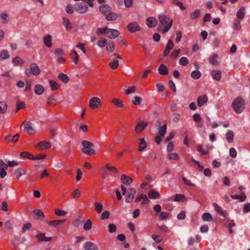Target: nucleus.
I'll return each mask as SVG.
<instances>
[{
	"label": "nucleus",
	"mask_w": 250,
	"mask_h": 250,
	"mask_svg": "<svg viewBox=\"0 0 250 250\" xmlns=\"http://www.w3.org/2000/svg\"><path fill=\"white\" fill-rule=\"evenodd\" d=\"M159 24L158 30L162 31L163 34L167 32L172 25V20L170 18L165 15L160 14L158 16Z\"/></svg>",
	"instance_id": "obj_1"
},
{
	"label": "nucleus",
	"mask_w": 250,
	"mask_h": 250,
	"mask_svg": "<svg viewBox=\"0 0 250 250\" xmlns=\"http://www.w3.org/2000/svg\"><path fill=\"white\" fill-rule=\"evenodd\" d=\"M245 101L241 97H236L232 102L231 107L234 112L237 114H240L243 112L245 109Z\"/></svg>",
	"instance_id": "obj_2"
},
{
	"label": "nucleus",
	"mask_w": 250,
	"mask_h": 250,
	"mask_svg": "<svg viewBox=\"0 0 250 250\" xmlns=\"http://www.w3.org/2000/svg\"><path fill=\"white\" fill-rule=\"evenodd\" d=\"M83 148L82 151L89 156L94 155L96 154L95 151L92 148L94 146L93 144L89 141L83 140L82 142Z\"/></svg>",
	"instance_id": "obj_3"
},
{
	"label": "nucleus",
	"mask_w": 250,
	"mask_h": 250,
	"mask_svg": "<svg viewBox=\"0 0 250 250\" xmlns=\"http://www.w3.org/2000/svg\"><path fill=\"white\" fill-rule=\"evenodd\" d=\"M73 9L80 14H84L87 11L88 6L83 2H79L74 5Z\"/></svg>",
	"instance_id": "obj_4"
},
{
	"label": "nucleus",
	"mask_w": 250,
	"mask_h": 250,
	"mask_svg": "<svg viewBox=\"0 0 250 250\" xmlns=\"http://www.w3.org/2000/svg\"><path fill=\"white\" fill-rule=\"evenodd\" d=\"M22 125L24 126V131L25 132L29 135H33L35 133V130L30 122L25 120L22 123Z\"/></svg>",
	"instance_id": "obj_5"
},
{
	"label": "nucleus",
	"mask_w": 250,
	"mask_h": 250,
	"mask_svg": "<svg viewBox=\"0 0 250 250\" xmlns=\"http://www.w3.org/2000/svg\"><path fill=\"white\" fill-rule=\"evenodd\" d=\"M101 104V101L100 98L97 97H93L90 99L89 102V107L93 109L99 108L100 104Z\"/></svg>",
	"instance_id": "obj_6"
},
{
	"label": "nucleus",
	"mask_w": 250,
	"mask_h": 250,
	"mask_svg": "<svg viewBox=\"0 0 250 250\" xmlns=\"http://www.w3.org/2000/svg\"><path fill=\"white\" fill-rule=\"evenodd\" d=\"M127 29L130 33H135L141 30V27L139 24L136 22H132L129 23L127 26Z\"/></svg>",
	"instance_id": "obj_7"
},
{
	"label": "nucleus",
	"mask_w": 250,
	"mask_h": 250,
	"mask_svg": "<svg viewBox=\"0 0 250 250\" xmlns=\"http://www.w3.org/2000/svg\"><path fill=\"white\" fill-rule=\"evenodd\" d=\"M8 166L6 165L4 161L0 159V177L1 178H3L7 175L6 170L7 169Z\"/></svg>",
	"instance_id": "obj_8"
},
{
	"label": "nucleus",
	"mask_w": 250,
	"mask_h": 250,
	"mask_svg": "<svg viewBox=\"0 0 250 250\" xmlns=\"http://www.w3.org/2000/svg\"><path fill=\"white\" fill-rule=\"evenodd\" d=\"M136 193V189L134 188H130L125 197V201L127 203H130L132 201L133 199L134 198L135 194Z\"/></svg>",
	"instance_id": "obj_9"
},
{
	"label": "nucleus",
	"mask_w": 250,
	"mask_h": 250,
	"mask_svg": "<svg viewBox=\"0 0 250 250\" xmlns=\"http://www.w3.org/2000/svg\"><path fill=\"white\" fill-rule=\"evenodd\" d=\"M51 144L50 142L45 141L40 142L37 146L36 147L40 150L47 149L50 148Z\"/></svg>",
	"instance_id": "obj_10"
},
{
	"label": "nucleus",
	"mask_w": 250,
	"mask_h": 250,
	"mask_svg": "<svg viewBox=\"0 0 250 250\" xmlns=\"http://www.w3.org/2000/svg\"><path fill=\"white\" fill-rule=\"evenodd\" d=\"M106 34L109 39H114L119 36V32L116 29H107Z\"/></svg>",
	"instance_id": "obj_11"
},
{
	"label": "nucleus",
	"mask_w": 250,
	"mask_h": 250,
	"mask_svg": "<svg viewBox=\"0 0 250 250\" xmlns=\"http://www.w3.org/2000/svg\"><path fill=\"white\" fill-rule=\"evenodd\" d=\"M158 23L157 20L154 17H149L146 20V24L149 28L155 27Z\"/></svg>",
	"instance_id": "obj_12"
},
{
	"label": "nucleus",
	"mask_w": 250,
	"mask_h": 250,
	"mask_svg": "<svg viewBox=\"0 0 250 250\" xmlns=\"http://www.w3.org/2000/svg\"><path fill=\"white\" fill-rule=\"evenodd\" d=\"M100 11L105 16L107 13L112 11V8L111 6L108 4H103L100 6Z\"/></svg>",
	"instance_id": "obj_13"
},
{
	"label": "nucleus",
	"mask_w": 250,
	"mask_h": 250,
	"mask_svg": "<svg viewBox=\"0 0 250 250\" xmlns=\"http://www.w3.org/2000/svg\"><path fill=\"white\" fill-rule=\"evenodd\" d=\"M174 46V44L173 41L171 40H169L168 41V43L165 48V49L164 51V56L166 57L169 53L170 50L173 48Z\"/></svg>",
	"instance_id": "obj_14"
},
{
	"label": "nucleus",
	"mask_w": 250,
	"mask_h": 250,
	"mask_svg": "<svg viewBox=\"0 0 250 250\" xmlns=\"http://www.w3.org/2000/svg\"><path fill=\"white\" fill-rule=\"evenodd\" d=\"M30 71L34 75H38L41 72V70L38 65L35 62H33L30 64Z\"/></svg>",
	"instance_id": "obj_15"
},
{
	"label": "nucleus",
	"mask_w": 250,
	"mask_h": 250,
	"mask_svg": "<svg viewBox=\"0 0 250 250\" xmlns=\"http://www.w3.org/2000/svg\"><path fill=\"white\" fill-rule=\"evenodd\" d=\"M121 181L123 184L129 186L132 182L133 179L130 177H127L125 174H122L121 177Z\"/></svg>",
	"instance_id": "obj_16"
},
{
	"label": "nucleus",
	"mask_w": 250,
	"mask_h": 250,
	"mask_svg": "<svg viewBox=\"0 0 250 250\" xmlns=\"http://www.w3.org/2000/svg\"><path fill=\"white\" fill-rule=\"evenodd\" d=\"M156 125H157L159 126V132H158L159 135L161 137H164L166 134V131H167L166 125L165 124L161 126V123L160 122H157L156 123Z\"/></svg>",
	"instance_id": "obj_17"
},
{
	"label": "nucleus",
	"mask_w": 250,
	"mask_h": 250,
	"mask_svg": "<svg viewBox=\"0 0 250 250\" xmlns=\"http://www.w3.org/2000/svg\"><path fill=\"white\" fill-rule=\"evenodd\" d=\"M43 41L44 45L48 48H50L52 46V37L50 35H47L43 37Z\"/></svg>",
	"instance_id": "obj_18"
},
{
	"label": "nucleus",
	"mask_w": 250,
	"mask_h": 250,
	"mask_svg": "<svg viewBox=\"0 0 250 250\" xmlns=\"http://www.w3.org/2000/svg\"><path fill=\"white\" fill-rule=\"evenodd\" d=\"M147 123L143 121L139 122L137 125L135 130L137 133H140L147 126Z\"/></svg>",
	"instance_id": "obj_19"
},
{
	"label": "nucleus",
	"mask_w": 250,
	"mask_h": 250,
	"mask_svg": "<svg viewBox=\"0 0 250 250\" xmlns=\"http://www.w3.org/2000/svg\"><path fill=\"white\" fill-rule=\"evenodd\" d=\"M85 250H98V246L91 242H86L84 245Z\"/></svg>",
	"instance_id": "obj_20"
},
{
	"label": "nucleus",
	"mask_w": 250,
	"mask_h": 250,
	"mask_svg": "<svg viewBox=\"0 0 250 250\" xmlns=\"http://www.w3.org/2000/svg\"><path fill=\"white\" fill-rule=\"evenodd\" d=\"M213 208L215 211L219 214L220 215L223 216V217H225L227 215V212L226 211L224 210L222 208L219 206L217 204L214 203L213 204Z\"/></svg>",
	"instance_id": "obj_21"
},
{
	"label": "nucleus",
	"mask_w": 250,
	"mask_h": 250,
	"mask_svg": "<svg viewBox=\"0 0 250 250\" xmlns=\"http://www.w3.org/2000/svg\"><path fill=\"white\" fill-rule=\"evenodd\" d=\"M35 237L37 239L38 241L40 242L45 241L48 242L52 240L51 237H46L45 236V233H40L37 235Z\"/></svg>",
	"instance_id": "obj_22"
},
{
	"label": "nucleus",
	"mask_w": 250,
	"mask_h": 250,
	"mask_svg": "<svg viewBox=\"0 0 250 250\" xmlns=\"http://www.w3.org/2000/svg\"><path fill=\"white\" fill-rule=\"evenodd\" d=\"M208 101V98L206 95H204L198 97L197 99V105L201 106L206 104Z\"/></svg>",
	"instance_id": "obj_23"
},
{
	"label": "nucleus",
	"mask_w": 250,
	"mask_h": 250,
	"mask_svg": "<svg viewBox=\"0 0 250 250\" xmlns=\"http://www.w3.org/2000/svg\"><path fill=\"white\" fill-rule=\"evenodd\" d=\"M158 71L160 75H167L168 73L167 66L164 64H161L158 68Z\"/></svg>",
	"instance_id": "obj_24"
},
{
	"label": "nucleus",
	"mask_w": 250,
	"mask_h": 250,
	"mask_svg": "<svg viewBox=\"0 0 250 250\" xmlns=\"http://www.w3.org/2000/svg\"><path fill=\"white\" fill-rule=\"evenodd\" d=\"M26 174V171L24 169L21 167L18 168L14 172V175L17 179H19L22 175H25Z\"/></svg>",
	"instance_id": "obj_25"
},
{
	"label": "nucleus",
	"mask_w": 250,
	"mask_h": 250,
	"mask_svg": "<svg viewBox=\"0 0 250 250\" xmlns=\"http://www.w3.org/2000/svg\"><path fill=\"white\" fill-rule=\"evenodd\" d=\"M13 64L14 66H22L24 63V62L20 57L16 56L12 60Z\"/></svg>",
	"instance_id": "obj_26"
},
{
	"label": "nucleus",
	"mask_w": 250,
	"mask_h": 250,
	"mask_svg": "<svg viewBox=\"0 0 250 250\" xmlns=\"http://www.w3.org/2000/svg\"><path fill=\"white\" fill-rule=\"evenodd\" d=\"M245 14L246 13L245 7L243 6L241 7L236 13L237 19L242 20L244 18Z\"/></svg>",
	"instance_id": "obj_27"
},
{
	"label": "nucleus",
	"mask_w": 250,
	"mask_h": 250,
	"mask_svg": "<svg viewBox=\"0 0 250 250\" xmlns=\"http://www.w3.org/2000/svg\"><path fill=\"white\" fill-rule=\"evenodd\" d=\"M10 57L9 52L7 50H2L0 52V60L3 61L8 59Z\"/></svg>",
	"instance_id": "obj_28"
},
{
	"label": "nucleus",
	"mask_w": 250,
	"mask_h": 250,
	"mask_svg": "<svg viewBox=\"0 0 250 250\" xmlns=\"http://www.w3.org/2000/svg\"><path fill=\"white\" fill-rule=\"evenodd\" d=\"M212 78L216 81H219L221 78V71L214 70L211 72Z\"/></svg>",
	"instance_id": "obj_29"
},
{
	"label": "nucleus",
	"mask_w": 250,
	"mask_h": 250,
	"mask_svg": "<svg viewBox=\"0 0 250 250\" xmlns=\"http://www.w3.org/2000/svg\"><path fill=\"white\" fill-rule=\"evenodd\" d=\"M19 137V134H16L14 136H12L10 135H7L5 137V140L8 142H16L18 140V137Z\"/></svg>",
	"instance_id": "obj_30"
},
{
	"label": "nucleus",
	"mask_w": 250,
	"mask_h": 250,
	"mask_svg": "<svg viewBox=\"0 0 250 250\" xmlns=\"http://www.w3.org/2000/svg\"><path fill=\"white\" fill-rule=\"evenodd\" d=\"M148 196L151 199H157L159 198L160 195L157 191L151 189L148 192Z\"/></svg>",
	"instance_id": "obj_31"
},
{
	"label": "nucleus",
	"mask_w": 250,
	"mask_h": 250,
	"mask_svg": "<svg viewBox=\"0 0 250 250\" xmlns=\"http://www.w3.org/2000/svg\"><path fill=\"white\" fill-rule=\"evenodd\" d=\"M34 91L36 94L41 95L44 92V88L41 84H36L35 86Z\"/></svg>",
	"instance_id": "obj_32"
},
{
	"label": "nucleus",
	"mask_w": 250,
	"mask_h": 250,
	"mask_svg": "<svg viewBox=\"0 0 250 250\" xmlns=\"http://www.w3.org/2000/svg\"><path fill=\"white\" fill-rule=\"evenodd\" d=\"M118 16L116 14L113 13L112 11L107 13L105 16V18L107 21H111L117 19Z\"/></svg>",
	"instance_id": "obj_33"
},
{
	"label": "nucleus",
	"mask_w": 250,
	"mask_h": 250,
	"mask_svg": "<svg viewBox=\"0 0 250 250\" xmlns=\"http://www.w3.org/2000/svg\"><path fill=\"white\" fill-rule=\"evenodd\" d=\"M147 146L146 144L144 138L139 139V151H143Z\"/></svg>",
	"instance_id": "obj_34"
},
{
	"label": "nucleus",
	"mask_w": 250,
	"mask_h": 250,
	"mask_svg": "<svg viewBox=\"0 0 250 250\" xmlns=\"http://www.w3.org/2000/svg\"><path fill=\"white\" fill-rule=\"evenodd\" d=\"M59 79L63 83H66L69 82V79L68 76L64 73H60L58 75Z\"/></svg>",
	"instance_id": "obj_35"
},
{
	"label": "nucleus",
	"mask_w": 250,
	"mask_h": 250,
	"mask_svg": "<svg viewBox=\"0 0 250 250\" xmlns=\"http://www.w3.org/2000/svg\"><path fill=\"white\" fill-rule=\"evenodd\" d=\"M218 56L217 54H214L211 57L209 58V62L210 63L214 65H218V62L217 60Z\"/></svg>",
	"instance_id": "obj_36"
},
{
	"label": "nucleus",
	"mask_w": 250,
	"mask_h": 250,
	"mask_svg": "<svg viewBox=\"0 0 250 250\" xmlns=\"http://www.w3.org/2000/svg\"><path fill=\"white\" fill-rule=\"evenodd\" d=\"M200 15V10L197 9L190 14L189 17L192 20H196L198 18Z\"/></svg>",
	"instance_id": "obj_37"
},
{
	"label": "nucleus",
	"mask_w": 250,
	"mask_h": 250,
	"mask_svg": "<svg viewBox=\"0 0 250 250\" xmlns=\"http://www.w3.org/2000/svg\"><path fill=\"white\" fill-rule=\"evenodd\" d=\"M84 221V219L83 217L82 216L79 215L75 220L74 226L76 227H78L80 225L83 223Z\"/></svg>",
	"instance_id": "obj_38"
},
{
	"label": "nucleus",
	"mask_w": 250,
	"mask_h": 250,
	"mask_svg": "<svg viewBox=\"0 0 250 250\" xmlns=\"http://www.w3.org/2000/svg\"><path fill=\"white\" fill-rule=\"evenodd\" d=\"M201 75V73L197 70L193 71L190 74L191 77L194 80L199 79Z\"/></svg>",
	"instance_id": "obj_39"
},
{
	"label": "nucleus",
	"mask_w": 250,
	"mask_h": 250,
	"mask_svg": "<svg viewBox=\"0 0 250 250\" xmlns=\"http://www.w3.org/2000/svg\"><path fill=\"white\" fill-rule=\"evenodd\" d=\"M202 218L204 221L208 222H210L213 220L212 215L208 212L203 213L202 216Z\"/></svg>",
	"instance_id": "obj_40"
},
{
	"label": "nucleus",
	"mask_w": 250,
	"mask_h": 250,
	"mask_svg": "<svg viewBox=\"0 0 250 250\" xmlns=\"http://www.w3.org/2000/svg\"><path fill=\"white\" fill-rule=\"evenodd\" d=\"M62 24L66 28V29H71L72 28L71 23L70 22V21L66 18H63Z\"/></svg>",
	"instance_id": "obj_41"
},
{
	"label": "nucleus",
	"mask_w": 250,
	"mask_h": 250,
	"mask_svg": "<svg viewBox=\"0 0 250 250\" xmlns=\"http://www.w3.org/2000/svg\"><path fill=\"white\" fill-rule=\"evenodd\" d=\"M65 221V220H57L54 221H49L48 222V225L54 227L60 225Z\"/></svg>",
	"instance_id": "obj_42"
},
{
	"label": "nucleus",
	"mask_w": 250,
	"mask_h": 250,
	"mask_svg": "<svg viewBox=\"0 0 250 250\" xmlns=\"http://www.w3.org/2000/svg\"><path fill=\"white\" fill-rule=\"evenodd\" d=\"M234 139V134L233 132L229 130L226 134V140L228 143H231L233 142Z\"/></svg>",
	"instance_id": "obj_43"
},
{
	"label": "nucleus",
	"mask_w": 250,
	"mask_h": 250,
	"mask_svg": "<svg viewBox=\"0 0 250 250\" xmlns=\"http://www.w3.org/2000/svg\"><path fill=\"white\" fill-rule=\"evenodd\" d=\"M92 222L90 220H87L83 225V229L86 230H90L92 228Z\"/></svg>",
	"instance_id": "obj_44"
},
{
	"label": "nucleus",
	"mask_w": 250,
	"mask_h": 250,
	"mask_svg": "<svg viewBox=\"0 0 250 250\" xmlns=\"http://www.w3.org/2000/svg\"><path fill=\"white\" fill-rule=\"evenodd\" d=\"M7 105L6 102L4 101L0 102V114H3L7 110Z\"/></svg>",
	"instance_id": "obj_45"
},
{
	"label": "nucleus",
	"mask_w": 250,
	"mask_h": 250,
	"mask_svg": "<svg viewBox=\"0 0 250 250\" xmlns=\"http://www.w3.org/2000/svg\"><path fill=\"white\" fill-rule=\"evenodd\" d=\"M33 213L37 215L39 219H42L44 216L43 212L39 209H35L33 210Z\"/></svg>",
	"instance_id": "obj_46"
},
{
	"label": "nucleus",
	"mask_w": 250,
	"mask_h": 250,
	"mask_svg": "<svg viewBox=\"0 0 250 250\" xmlns=\"http://www.w3.org/2000/svg\"><path fill=\"white\" fill-rule=\"evenodd\" d=\"M95 205V208L96 211V212L98 213H100L103 208V206L102 203L100 202H95L94 203Z\"/></svg>",
	"instance_id": "obj_47"
},
{
	"label": "nucleus",
	"mask_w": 250,
	"mask_h": 250,
	"mask_svg": "<svg viewBox=\"0 0 250 250\" xmlns=\"http://www.w3.org/2000/svg\"><path fill=\"white\" fill-rule=\"evenodd\" d=\"M233 29L235 30H239L241 29V25L240 20L235 19L233 23Z\"/></svg>",
	"instance_id": "obj_48"
},
{
	"label": "nucleus",
	"mask_w": 250,
	"mask_h": 250,
	"mask_svg": "<svg viewBox=\"0 0 250 250\" xmlns=\"http://www.w3.org/2000/svg\"><path fill=\"white\" fill-rule=\"evenodd\" d=\"M109 65L112 69H116L119 66V61L116 59H114L113 61L109 62Z\"/></svg>",
	"instance_id": "obj_49"
},
{
	"label": "nucleus",
	"mask_w": 250,
	"mask_h": 250,
	"mask_svg": "<svg viewBox=\"0 0 250 250\" xmlns=\"http://www.w3.org/2000/svg\"><path fill=\"white\" fill-rule=\"evenodd\" d=\"M115 48V44L113 42L109 43L106 47V50L107 51L109 52H112L114 51Z\"/></svg>",
	"instance_id": "obj_50"
},
{
	"label": "nucleus",
	"mask_w": 250,
	"mask_h": 250,
	"mask_svg": "<svg viewBox=\"0 0 250 250\" xmlns=\"http://www.w3.org/2000/svg\"><path fill=\"white\" fill-rule=\"evenodd\" d=\"M20 156L22 158H28L31 160V158L33 157V155L27 151H23L21 153Z\"/></svg>",
	"instance_id": "obj_51"
},
{
	"label": "nucleus",
	"mask_w": 250,
	"mask_h": 250,
	"mask_svg": "<svg viewBox=\"0 0 250 250\" xmlns=\"http://www.w3.org/2000/svg\"><path fill=\"white\" fill-rule=\"evenodd\" d=\"M55 213L57 216H63L67 214V212L65 211L61 210L60 208H57L55 209Z\"/></svg>",
	"instance_id": "obj_52"
},
{
	"label": "nucleus",
	"mask_w": 250,
	"mask_h": 250,
	"mask_svg": "<svg viewBox=\"0 0 250 250\" xmlns=\"http://www.w3.org/2000/svg\"><path fill=\"white\" fill-rule=\"evenodd\" d=\"M112 103L118 107H122L123 106V102L118 99H113Z\"/></svg>",
	"instance_id": "obj_53"
},
{
	"label": "nucleus",
	"mask_w": 250,
	"mask_h": 250,
	"mask_svg": "<svg viewBox=\"0 0 250 250\" xmlns=\"http://www.w3.org/2000/svg\"><path fill=\"white\" fill-rule=\"evenodd\" d=\"M49 83L52 91L57 89L59 87V85L56 82L53 80H50L49 81Z\"/></svg>",
	"instance_id": "obj_54"
},
{
	"label": "nucleus",
	"mask_w": 250,
	"mask_h": 250,
	"mask_svg": "<svg viewBox=\"0 0 250 250\" xmlns=\"http://www.w3.org/2000/svg\"><path fill=\"white\" fill-rule=\"evenodd\" d=\"M168 215L169 213L162 211L160 212L159 218L160 220H165L168 218Z\"/></svg>",
	"instance_id": "obj_55"
},
{
	"label": "nucleus",
	"mask_w": 250,
	"mask_h": 250,
	"mask_svg": "<svg viewBox=\"0 0 250 250\" xmlns=\"http://www.w3.org/2000/svg\"><path fill=\"white\" fill-rule=\"evenodd\" d=\"M107 29V27L98 28L96 30V32L97 35H103L106 33Z\"/></svg>",
	"instance_id": "obj_56"
},
{
	"label": "nucleus",
	"mask_w": 250,
	"mask_h": 250,
	"mask_svg": "<svg viewBox=\"0 0 250 250\" xmlns=\"http://www.w3.org/2000/svg\"><path fill=\"white\" fill-rule=\"evenodd\" d=\"M25 108V104L24 102H18L15 112H17L19 110Z\"/></svg>",
	"instance_id": "obj_57"
},
{
	"label": "nucleus",
	"mask_w": 250,
	"mask_h": 250,
	"mask_svg": "<svg viewBox=\"0 0 250 250\" xmlns=\"http://www.w3.org/2000/svg\"><path fill=\"white\" fill-rule=\"evenodd\" d=\"M107 40L105 39L102 38L98 41L97 44L100 47H103L107 44Z\"/></svg>",
	"instance_id": "obj_58"
},
{
	"label": "nucleus",
	"mask_w": 250,
	"mask_h": 250,
	"mask_svg": "<svg viewBox=\"0 0 250 250\" xmlns=\"http://www.w3.org/2000/svg\"><path fill=\"white\" fill-rule=\"evenodd\" d=\"M188 63V60L186 57H183L179 60V63L182 66H185Z\"/></svg>",
	"instance_id": "obj_59"
},
{
	"label": "nucleus",
	"mask_w": 250,
	"mask_h": 250,
	"mask_svg": "<svg viewBox=\"0 0 250 250\" xmlns=\"http://www.w3.org/2000/svg\"><path fill=\"white\" fill-rule=\"evenodd\" d=\"M0 18L2 19V23H6L8 22V15L5 12H3L0 14Z\"/></svg>",
	"instance_id": "obj_60"
},
{
	"label": "nucleus",
	"mask_w": 250,
	"mask_h": 250,
	"mask_svg": "<svg viewBox=\"0 0 250 250\" xmlns=\"http://www.w3.org/2000/svg\"><path fill=\"white\" fill-rule=\"evenodd\" d=\"M229 155L233 158H234L237 156V151L236 149L233 147H231L229 149Z\"/></svg>",
	"instance_id": "obj_61"
},
{
	"label": "nucleus",
	"mask_w": 250,
	"mask_h": 250,
	"mask_svg": "<svg viewBox=\"0 0 250 250\" xmlns=\"http://www.w3.org/2000/svg\"><path fill=\"white\" fill-rule=\"evenodd\" d=\"M109 217V212L108 211H104L101 214V219L102 220L107 219Z\"/></svg>",
	"instance_id": "obj_62"
},
{
	"label": "nucleus",
	"mask_w": 250,
	"mask_h": 250,
	"mask_svg": "<svg viewBox=\"0 0 250 250\" xmlns=\"http://www.w3.org/2000/svg\"><path fill=\"white\" fill-rule=\"evenodd\" d=\"M142 101V99L139 96H135L132 103L135 105H140Z\"/></svg>",
	"instance_id": "obj_63"
},
{
	"label": "nucleus",
	"mask_w": 250,
	"mask_h": 250,
	"mask_svg": "<svg viewBox=\"0 0 250 250\" xmlns=\"http://www.w3.org/2000/svg\"><path fill=\"white\" fill-rule=\"evenodd\" d=\"M5 227L8 229H11L13 226V221L11 220H9L6 221L4 223Z\"/></svg>",
	"instance_id": "obj_64"
}]
</instances>
